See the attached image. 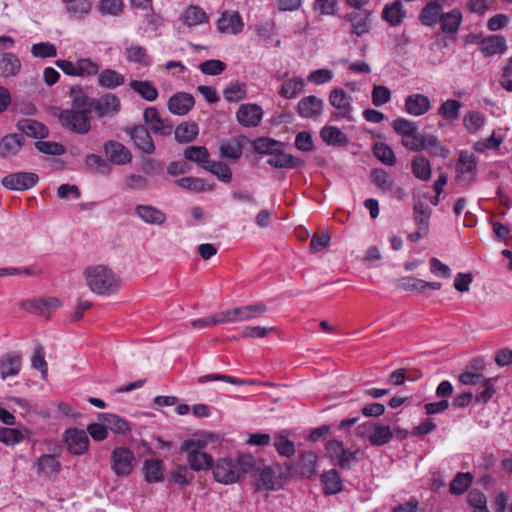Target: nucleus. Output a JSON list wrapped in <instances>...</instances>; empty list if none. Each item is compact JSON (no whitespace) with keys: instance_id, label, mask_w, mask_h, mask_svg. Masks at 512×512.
Returning <instances> with one entry per match:
<instances>
[{"instance_id":"nucleus-1","label":"nucleus","mask_w":512,"mask_h":512,"mask_svg":"<svg viewBox=\"0 0 512 512\" xmlns=\"http://www.w3.org/2000/svg\"><path fill=\"white\" fill-rule=\"evenodd\" d=\"M84 276L91 291L99 295L113 294L120 287V279L103 265L88 267L84 271Z\"/></svg>"},{"instance_id":"nucleus-2","label":"nucleus","mask_w":512,"mask_h":512,"mask_svg":"<svg viewBox=\"0 0 512 512\" xmlns=\"http://www.w3.org/2000/svg\"><path fill=\"white\" fill-rule=\"evenodd\" d=\"M61 127L76 135H87L92 128V115L87 107L62 109L57 115Z\"/></svg>"},{"instance_id":"nucleus-3","label":"nucleus","mask_w":512,"mask_h":512,"mask_svg":"<svg viewBox=\"0 0 512 512\" xmlns=\"http://www.w3.org/2000/svg\"><path fill=\"white\" fill-rule=\"evenodd\" d=\"M205 444L200 440L186 439L180 446L181 453H187V461L194 471L211 468L213 458L202 451Z\"/></svg>"},{"instance_id":"nucleus-4","label":"nucleus","mask_w":512,"mask_h":512,"mask_svg":"<svg viewBox=\"0 0 512 512\" xmlns=\"http://www.w3.org/2000/svg\"><path fill=\"white\" fill-rule=\"evenodd\" d=\"M327 455L342 470H349L358 462L359 450L346 449L342 441L333 439L326 444Z\"/></svg>"},{"instance_id":"nucleus-5","label":"nucleus","mask_w":512,"mask_h":512,"mask_svg":"<svg viewBox=\"0 0 512 512\" xmlns=\"http://www.w3.org/2000/svg\"><path fill=\"white\" fill-rule=\"evenodd\" d=\"M82 104H88V110L92 114L95 112L98 118L113 116L121 109L119 98L111 93L102 95L99 98H84Z\"/></svg>"},{"instance_id":"nucleus-6","label":"nucleus","mask_w":512,"mask_h":512,"mask_svg":"<svg viewBox=\"0 0 512 512\" xmlns=\"http://www.w3.org/2000/svg\"><path fill=\"white\" fill-rule=\"evenodd\" d=\"M359 435L367 437L373 446H383L393 438L390 426L366 422L358 427Z\"/></svg>"},{"instance_id":"nucleus-7","label":"nucleus","mask_w":512,"mask_h":512,"mask_svg":"<svg viewBox=\"0 0 512 512\" xmlns=\"http://www.w3.org/2000/svg\"><path fill=\"white\" fill-rule=\"evenodd\" d=\"M135 456L126 447H117L111 453V469L118 477L131 474L134 468Z\"/></svg>"},{"instance_id":"nucleus-8","label":"nucleus","mask_w":512,"mask_h":512,"mask_svg":"<svg viewBox=\"0 0 512 512\" xmlns=\"http://www.w3.org/2000/svg\"><path fill=\"white\" fill-rule=\"evenodd\" d=\"M124 131L130 136L134 146L142 153L152 155L155 153V145L148 129L143 125L126 127Z\"/></svg>"},{"instance_id":"nucleus-9","label":"nucleus","mask_w":512,"mask_h":512,"mask_svg":"<svg viewBox=\"0 0 512 512\" xmlns=\"http://www.w3.org/2000/svg\"><path fill=\"white\" fill-rule=\"evenodd\" d=\"M371 17V10L361 8L360 10L345 14L344 20L351 24V34L362 37L370 32Z\"/></svg>"},{"instance_id":"nucleus-10","label":"nucleus","mask_w":512,"mask_h":512,"mask_svg":"<svg viewBox=\"0 0 512 512\" xmlns=\"http://www.w3.org/2000/svg\"><path fill=\"white\" fill-rule=\"evenodd\" d=\"M63 440L73 455H83L88 451L89 438L84 430L68 428L63 433Z\"/></svg>"},{"instance_id":"nucleus-11","label":"nucleus","mask_w":512,"mask_h":512,"mask_svg":"<svg viewBox=\"0 0 512 512\" xmlns=\"http://www.w3.org/2000/svg\"><path fill=\"white\" fill-rule=\"evenodd\" d=\"M211 468L213 469L214 479L219 483L227 485L238 481V470L234 459L231 457L217 460L216 464H212Z\"/></svg>"},{"instance_id":"nucleus-12","label":"nucleus","mask_w":512,"mask_h":512,"mask_svg":"<svg viewBox=\"0 0 512 512\" xmlns=\"http://www.w3.org/2000/svg\"><path fill=\"white\" fill-rule=\"evenodd\" d=\"M39 177L32 172H16L5 176L2 185L10 190L24 191L34 187Z\"/></svg>"},{"instance_id":"nucleus-13","label":"nucleus","mask_w":512,"mask_h":512,"mask_svg":"<svg viewBox=\"0 0 512 512\" xmlns=\"http://www.w3.org/2000/svg\"><path fill=\"white\" fill-rule=\"evenodd\" d=\"M263 110L255 103H246L239 106L236 112L238 123L247 128L257 127L262 120Z\"/></svg>"},{"instance_id":"nucleus-14","label":"nucleus","mask_w":512,"mask_h":512,"mask_svg":"<svg viewBox=\"0 0 512 512\" xmlns=\"http://www.w3.org/2000/svg\"><path fill=\"white\" fill-rule=\"evenodd\" d=\"M216 27L222 34L237 35L242 32L244 23L237 11H224L217 20Z\"/></svg>"},{"instance_id":"nucleus-15","label":"nucleus","mask_w":512,"mask_h":512,"mask_svg":"<svg viewBox=\"0 0 512 512\" xmlns=\"http://www.w3.org/2000/svg\"><path fill=\"white\" fill-rule=\"evenodd\" d=\"M144 121L149 125V129L162 136H167L172 133L173 125L168 120L162 119L158 110L155 107H148L144 110Z\"/></svg>"},{"instance_id":"nucleus-16","label":"nucleus","mask_w":512,"mask_h":512,"mask_svg":"<svg viewBox=\"0 0 512 512\" xmlns=\"http://www.w3.org/2000/svg\"><path fill=\"white\" fill-rule=\"evenodd\" d=\"M324 105L321 98L309 95L299 101L296 111L302 118L316 119L321 116Z\"/></svg>"},{"instance_id":"nucleus-17","label":"nucleus","mask_w":512,"mask_h":512,"mask_svg":"<svg viewBox=\"0 0 512 512\" xmlns=\"http://www.w3.org/2000/svg\"><path fill=\"white\" fill-rule=\"evenodd\" d=\"M456 169L460 180L470 184L475 179L477 171L475 155L469 151H462L459 155V161Z\"/></svg>"},{"instance_id":"nucleus-18","label":"nucleus","mask_w":512,"mask_h":512,"mask_svg":"<svg viewBox=\"0 0 512 512\" xmlns=\"http://www.w3.org/2000/svg\"><path fill=\"white\" fill-rule=\"evenodd\" d=\"M22 367V355L17 351H10L0 357V377L6 380L8 377L17 376Z\"/></svg>"},{"instance_id":"nucleus-19","label":"nucleus","mask_w":512,"mask_h":512,"mask_svg":"<svg viewBox=\"0 0 512 512\" xmlns=\"http://www.w3.org/2000/svg\"><path fill=\"white\" fill-rule=\"evenodd\" d=\"M104 152L108 160L116 165H124L132 160L131 152L118 141H107L104 144Z\"/></svg>"},{"instance_id":"nucleus-20","label":"nucleus","mask_w":512,"mask_h":512,"mask_svg":"<svg viewBox=\"0 0 512 512\" xmlns=\"http://www.w3.org/2000/svg\"><path fill=\"white\" fill-rule=\"evenodd\" d=\"M22 70L20 58L11 52H0V78L17 77Z\"/></svg>"},{"instance_id":"nucleus-21","label":"nucleus","mask_w":512,"mask_h":512,"mask_svg":"<svg viewBox=\"0 0 512 512\" xmlns=\"http://www.w3.org/2000/svg\"><path fill=\"white\" fill-rule=\"evenodd\" d=\"M194 97L187 92H177L172 95L167 103L169 111L174 115H186L194 107Z\"/></svg>"},{"instance_id":"nucleus-22","label":"nucleus","mask_w":512,"mask_h":512,"mask_svg":"<svg viewBox=\"0 0 512 512\" xmlns=\"http://www.w3.org/2000/svg\"><path fill=\"white\" fill-rule=\"evenodd\" d=\"M447 0H429L419 13L418 19L424 26L432 27L441 16V11Z\"/></svg>"},{"instance_id":"nucleus-23","label":"nucleus","mask_w":512,"mask_h":512,"mask_svg":"<svg viewBox=\"0 0 512 512\" xmlns=\"http://www.w3.org/2000/svg\"><path fill=\"white\" fill-rule=\"evenodd\" d=\"M16 128L22 136L26 135L35 139H43L48 136V128L35 119H20L16 123Z\"/></svg>"},{"instance_id":"nucleus-24","label":"nucleus","mask_w":512,"mask_h":512,"mask_svg":"<svg viewBox=\"0 0 512 512\" xmlns=\"http://www.w3.org/2000/svg\"><path fill=\"white\" fill-rule=\"evenodd\" d=\"M404 107L408 114L422 116L430 110L431 102L426 95L414 93L406 97Z\"/></svg>"},{"instance_id":"nucleus-25","label":"nucleus","mask_w":512,"mask_h":512,"mask_svg":"<svg viewBox=\"0 0 512 512\" xmlns=\"http://www.w3.org/2000/svg\"><path fill=\"white\" fill-rule=\"evenodd\" d=\"M472 37L476 38L481 45V51L485 56H492L495 54L503 53L506 49V41L502 36L492 35L489 37H482L481 35L471 34Z\"/></svg>"},{"instance_id":"nucleus-26","label":"nucleus","mask_w":512,"mask_h":512,"mask_svg":"<svg viewBox=\"0 0 512 512\" xmlns=\"http://www.w3.org/2000/svg\"><path fill=\"white\" fill-rule=\"evenodd\" d=\"M330 104L341 111L340 116L351 119L349 113L351 110L352 97L342 88L333 89L329 95Z\"/></svg>"},{"instance_id":"nucleus-27","label":"nucleus","mask_w":512,"mask_h":512,"mask_svg":"<svg viewBox=\"0 0 512 512\" xmlns=\"http://www.w3.org/2000/svg\"><path fill=\"white\" fill-rule=\"evenodd\" d=\"M135 214L145 223L151 225H162L166 221L165 213L151 205H136Z\"/></svg>"},{"instance_id":"nucleus-28","label":"nucleus","mask_w":512,"mask_h":512,"mask_svg":"<svg viewBox=\"0 0 512 512\" xmlns=\"http://www.w3.org/2000/svg\"><path fill=\"white\" fill-rule=\"evenodd\" d=\"M267 163L274 168L292 169L298 167L302 163V160L291 154L285 153L282 150V147H277L276 151L270 155Z\"/></svg>"},{"instance_id":"nucleus-29","label":"nucleus","mask_w":512,"mask_h":512,"mask_svg":"<svg viewBox=\"0 0 512 512\" xmlns=\"http://www.w3.org/2000/svg\"><path fill=\"white\" fill-rule=\"evenodd\" d=\"M405 17L406 10L400 0L386 4L382 11V18L394 27L400 25Z\"/></svg>"},{"instance_id":"nucleus-30","label":"nucleus","mask_w":512,"mask_h":512,"mask_svg":"<svg viewBox=\"0 0 512 512\" xmlns=\"http://www.w3.org/2000/svg\"><path fill=\"white\" fill-rule=\"evenodd\" d=\"M462 22V13L455 8L449 12L442 13L439 18L441 31L447 34H456Z\"/></svg>"},{"instance_id":"nucleus-31","label":"nucleus","mask_w":512,"mask_h":512,"mask_svg":"<svg viewBox=\"0 0 512 512\" xmlns=\"http://www.w3.org/2000/svg\"><path fill=\"white\" fill-rule=\"evenodd\" d=\"M98 419L106 425L107 430L110 429L116 434L125 435L131 431L129 423L116 414L100 413Z\"/></svg>"},{"instance_id":"nucleus-32","label":"nucleus","mask_w":512,"mask_h":512,"mask_svg":"<svg viewBox=\"0 0 512 512\" xmlns=\"http://www.w3.org/2000/svg\"><path fill=\"white\" fill-rule=\"evenodd\" d=\"M24 136L20 134H8L0 140V156L9 157L16 155L24 144Z\"/></svg>"},{"instance_id":"nucleus-33","label":"nucleus","mask_w":512,"mask_h":512,"mask_svg":"<svg viewBox=\"0 0 512 512\" xmlns=\"http://www.w3.org/2000/svg\"><path fill=\"white\" fill-rule=\"evenodd\" d=\"M125 58L128 62L142 67H148L151 64L147 49L138 44H131L125 48Z\"/></svg>"},{"instance_id":"nucleus-34","label":"nucleus","mask_w":512,"mask_h":512,"mask_svg":"<svg viewBox=\"0 0 512 512\" xmlns=\"http://www.w3.org/2000/svg\"><path fill=\"white\" fill-rule=\"evenodd\" d=\"M321 482L324 486L325 495H335L343 490V484L339 472L336 469H330L321 476Z\"/></svg>"},{"instance_id":"nucleus-35","label":"nucleus","mask_w":512,"mask_h":512,"mask_svg":"<svg viewBox=\"0 0 512 512\" xmlns=\"http://www.w3.org/2000/svg\"><path fill=\"white\" fill-rule=\"evenodd\" d=\"M320 136L324 142L333 146H345L349 140L345 133H343L336 126H325L320 131Z\"/></svg>"},{"instance_id":"nucleus-36","label":"nucleus","mask_w":512,"mask_h":512,"mask_svg":"<svg viewBox=\"0 0 512 512\" xmlns=\"http://www.w3.org/2000/svg\"><path fill=\"white\" fill-rule=\"evenodd\" d=\"M183 155L186 160L196 163L202 169H205L210 156L205 146H187L183 151Z\"/></svg>"},{"instance_id":"nucleus-37","label":"nucleus","mask_w":512,"mask_h":512,"mask_svg":"<svg viewBox=\"0 0 512 512\" xmlns=\"http://www.w3.org/2000/svg\"><path fill=\"white\" fill-rule=\"evenodd\" d=\"M266 311L267 306L264 303L233 308V313L236 314L237 322L255 319Z\"/></svg>"},{"instance_id":"nucleus-38","label":"nucleus","mask_w":512,"mask_h":512,"mask_svg":"<svg viewBox=\"0 0 512 512\" xmlns=\"http://www.w3.org/2000/svg\"><path fill=\"white\" fill-rule=\"evenodd\" d=\"M143 470L145 480L149 483L163 480L164 463L160 459H147L144 462Z\"/></svg>"},{"instance_id":"nucleus-39","label":"nucleus","mask_w":512,"mask_h":512,"mask_svg":"<svg viewBox=\"0 0 512 512\" xmlns=\"http://www.w3.org/2000/svg\"><path fill=\"white\" fill-rule=\"evenodd\" d=\"M61 2L69 15L75 19H82L91 10L89 0H61Z\"/></svg>"},{"instance_id":"nucleus-40","label":"nucleus","mask_w":512,"mask_h":512,"mask_svg":"<svg viewBox=\"0 0 512 512\" xmlns=\"http://www.w3.org/2000/svg\"><path fill=\"white\" fill-rule=\"evenodd\" d=\"M125 82V78L122 74L117 72L116 70L107 68L104 69L98 76V84L101 87L107 89H115Z\"/></svg>"},{"instance_id":"nucleus-41","label":"nucleus","mask_w":512,"mask_h":512,"mask_svg":"<svg viewBox=\"0 0 512 512\" xmlns=\"http://www.w3.org/2000/svg\"><path fill=\"white\" fill-rule=\"evenodd\" d=\"M199 133L198 125L194 122H184L178 125L174 131L175 140L180 143H189L196 139Z\"/></svg>"},{"instance_id":"nucleus-42","label":"nucleus","mask_w":512,"mask_h":512,"mask_svg":"<svg viewBox=\"0 0 512 512\" xmlns=\"http://www.w3.org/2000/svg\"><path fill=\"white\" fill-rule=\"evenodd\" d=\"M129 86L146 101L152 102L158 97L157 88L149 81L132 80Z\"/></svg>"},{"instance_id":"nucleus-43","label":"nucleus","mask_w":512,"mask_h":512,"mask_svg":"<svg viewBox=\"0 0 512 512\" xmlns=\"http://www.w3.org/2000/svg\"><path fill=\"white\" fill-rule=\"evenodd\" d=\"M175 184L183 189L193 192H203V191H212L213 185H206L205 181L202 178L198 177H182L175 181Z\"/></svg>"},{"instance_id":"nucleus-44","label":"nucleus","mask_w":512,"mask_h":512,"mask_svg":"<svg viewBox=\"0 0 512 512\" xmlns=\"http://www.w3.org/2000/svg\"><path fill=\"white\" fill-rule=\"evenodd\" d=\"M318 456L313 451L301 453L299 459V468L302 476L311 478L315 475Z\"/></svg>"},{"instance_id":"nucleus-45","label":"nucleus","mask_w":512,"mask_h":512,"mask_svg":"<svg viewBox=\"0 0 512 512\" xmlns=\"http://www.w3.org/2000/svg\"><path fill=\"white\" fill-rule=\"evenodd\" d=\"M412 172L416 178L427 181L431 177L430 162L423 155H417L413 158L411 164Z\"/></svg>"},{"instance_id":"nucleus-46","label":"nucleus","mask_w":512,"mask_h":512,"mask_svg":"<svg viewBox=\"0 0 512 512\" xmlns=\"http://www.w3.org/2000/svg\"><path fill=\"white\" fill-rule=\"evenodd\" d=\"M204 170L209 171L224 183H229L232 179L231 168L226 163L221 161L209 160Z\"/></svg>"},{"instance_id":"nucleus-47","label":"nucleus","mask_w":512,"mask_h":512,"mask_svg":"<svg viewBox=\"0 0 512 512\" xmlns=\"http://www.w3.org/2000/svg\"><path fill=\"white\" fill-rule=\"evenodd\" d=\"M462 103L455 99L444 101L438 108V114L448 121H455L460 117Z\"/></svg>"},{"instance_id":"nucleus-48","label":"nucleus","mask_w":512,"mask_h":512,"mask_svg":"<svg viewBox=\"0 0 512 512\" xmlns=\"http://www.w3.org/2000/svg\"><path fill=\"white\" fill-rule=\"evenodd\" d=\"M373 154L379 161L387 166H394L396 164L397 160L394 151L389 145L383 142H376L373 145Z\"/></svg>"},{"instance_id":"nucleus-49","label":"nucleus","mask_w":512,"mask_h":512,"mask_svg":"<svg viewBox=\"0 0 512 512\" xmlns=\"http://www.w3.org/2000/svg\"><path fill=\"white\" fill-rule=\"evenodd\" d=\"M305 82L301 77H294L285 81L280 89V95L292 99L295 98L300 92L303 91Z\"/></svg>"},{"instance_id":"nucleus-50","label":"nucleus","mask_w":512,"mask_h":512,"mask_svg":"<svg viewBox=\"0 0 512 512\" xmlns=\"http://www.w3.org/2000/svg\"><path fill=\"white\" fill-rule=\"evenodd\" d=\"M38 472L46 475L57 474L60 471L61 464L56 456L51 454L42 455L38 461Z\"/></svg>"},{"instance_id":"nucleus-51","label":"nucleus","mask_w":512,"mask_h":512,"mask_svg":"<svg viewBox=\"0 0 512 512\" xmlns=\"http://www.w3.org/2000/svg\"><path fill=\"white\" fill-rule=\"evenodd\" d=\"M473 477L470 473L459 472L450 483V492L453 495H461L472 484Z\"/></svg>"},{"instance_id":"nucleus-52","label":"nucleus","mask_w":512,"mask_h":512,"mask_svg":"<svg viewBox=\"0 0 512 512\" xmlns=\"http://www.w3.org/2000/svg\"><path fill=\"white\" fill-rule=\"evenodd\" d=\"M183 20L188 26H195L207 22L208 16L202 8L191 5L185 10Z\"/></svg>"},{"instance_id":"nucleus-53","label":"nucleus","mask_w":512,"mask_h":512,"mask_svg":"<svg viewBox=\"0 0 512 512\" xmlns=\"http://www.w3.org/2000/svg\"><path fill=\"white\" fill-rule=\"evenodd\" d=\"M31 365L34 369L40 371L41 378L47 379L48 366L45 360V349L41 344L36 345L33 356L31 358Z\"/></svg>"},{"instance_id":"nucleus-54","label":"nucleus","mask_w":512,"mask_h":512,"mask_svg":"<svg viewBox=\"0 0 512 512\" xmlns=\"http://www.w3.org/2000/svg\"><path fill=\"white\" fill-rule=\"evenodd\" d=\"M277 147H283V143L268 137H259L253 142L255 152L271 155Z\"/></svg>"},{"instance_id":"nucleus-55","label":"nucleus","mask_w":512,"mask_h":512,"mask_svg":"<svg viewBox=\"0 0 512 512\" xmlns=\"http://www.w3.org/2000/svg\"><path fill=\"white\" fill-rule=\"evenodd\" d=\"M246 86L244 83H231L223 91V97L228 102H238L246 97Z\"/></svg>"},{"instance_id":"nucleus-56","label":"nucleus","mask_w":512,"mask_h":512,"mask_svg":"<svg viewBox=\"0 0 512 512\" xmlns=\"http://www.w3.org/2000/svg\"><path fill=\"white\" fill-rule=\"evenodd\" d=\"M24 434L16 428L0 427V442L12 446L22 442Z\"/></svg>"},{"instance_id":"nucleus-57","label":"nucleus","mask_w":512,"mask_h":512,"mask_svg":"<svg viewBox=\"0 0 512 512\" xmlns=\"http://www.w3.org/2000/svg\"><path fill=\"white\" fill-rule=\"evenodd\" d=\"M259 481L262 483L263 487L266 490H277L281 487L275 471L269 466L264 467L261 470L259 475Z\"/></svg>"},{"instance_id":"nucleus-58","label":"nucleus","mask_w":512,"mask_h":512,"mask_svg":"<svg viewBox=\"0 0 512 512\" xmlns=\"http://www.w3.org/2000/svg\"><path fill=\"white\" fill-rule=\"evenodd\" d=\"M370 177L371 181L382 190L390 189L393 184L391 175L382 168L373 169Z\"/></svg>"},{"instance_id":"nucleus-59","label":"nucleus","mask_w":512,"mask_h":512,"mask_svg":"<svg viewBox=\"0 0 512 512\" xmlns=\"http://www.w3.org/2000/svg\"><path fill=\"white\" fill-rule=\"evenodd\" d=\"M468 504L473 508L474 512H489L487 507L486 496L478 490H472L467 497Z\"/></svg>"},{"instance_id":"nucleus-60","label":"nucleus","mask_w":512,"mask_h":512,"mask_svg":"<svg viewBox=\"0 0 512 512\" xmlns=\"http://www.w3.org/2000/svg\"><path fill=\"white\" fill-rule=\"evenodd\" d=\"M392 127L394 131L403 138H408L412 133H415L417 127L413 121L405 118H397L393 121Z\"/></svg>"},{"instance_id":"nucleus-61","label":"nucleus","mask_w":512,"mask_h":512,"mask_svg":"<svg viewBox=\"0 0 512 512\" xmlns=\"http://www.w3.org/2000/svg\"><path fill=\"white\" fill-rule=\"evenodd\" d=\"M274 447L281 456L291 457L295 454V445L293 441L284 435L279 434L275 436Z\"/></svg>"},{"instance_id":"nucleus-62","label":"nucleus","mask_w":512,"mask_h":512,"mask_svg":"<svg viewBox=\"0 0 512 512\" xmlns=\"http://www.w3.org/2000/svg\"><path fill=\"white\" fill-rule=\"evenodd\" d=\"M338 5V0H315L313 9L320 15L334 16L337 13Z\"/></svg>"},{"instance_id":"nucleus-63","label":"nucleus","mask_w":512,"mask_h":512,"mask_svg":"<svg viewBox=\"0 0 512 512\" xmlns=\"http://www.w3.org/2000/svg\"><path fill=\"white\" fill-rule=\"evenodd\" d=\"M78 77L95 76L99 72V65L91 58H81L77 61Z\"/></svg>"},{"instance_id":"nucleus-64","label":"nucleus","mask_w":512,"mask_h":512,"mask_svg":"<svg viewBox=\"0 0 512 512\" xmlns=\"http://www.w3.org/2000/svg\"><path fill=\"white\" fill-rule=\"evenodd\" d=\"M31 53L37 58H50L57 55V49L54 44L49 42H41L32 45Z\"/></svg>"}]
</instances>
